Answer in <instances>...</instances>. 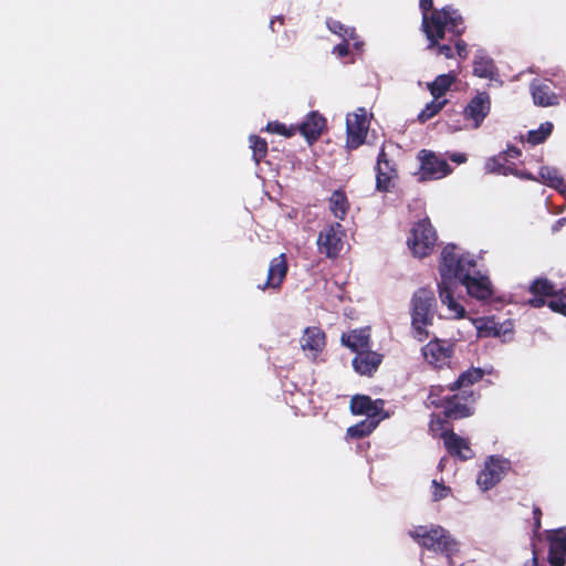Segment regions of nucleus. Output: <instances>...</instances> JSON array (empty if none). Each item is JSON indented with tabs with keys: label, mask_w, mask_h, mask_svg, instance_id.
Returning a JSON list of instances; mask_svg holds the SVG:
<instances>
[{
	"label": "nucleus",
	"mask_w": 566,
	"mask_h": 566,
	"mask_svg": "<svg viewBox=\"0 0 566 566\" xmlns=\"http://www.w3.org/2000/svg\"><path fill=\"white\" fill-rule=\"evenodd\" d=\"M440 263L458 285L465 286L472 297L481 301L492 297L489 277L476 271V261L469 253H459L455 244L449 243L442 249Z\"/></svg>",
	"instance_id": "f257e3e1"
},
{
	"label": "nucleus",
	"mask_w": 566,
	"mask_h": 566,
	"mask_svg": "<svg viewBox=\"0 0 566 566\" xmlns=\"http://www.w3.org/2000/svg\"><path fill=\"white\" fill-rule=\"evenodd\" d=\"M419 8L422 13L421 30L432 43H436L437 38L446 36L447 32L455 35L464 33L463 17L452 6L434 9L433 0H419Z\"/></svg>",
	"instance_id": "f03ea898"
},
{
	"label": "nucleus",
	"mask_w": 566,
	"mask_h": 566,
	"mask_svg": "<svg viewBox=\"0 0 566 566\" xmlns=\"http://www.w3.org/2000/svg\"><path fill=\"white\" fill-rule=\"evenodd\" d=\"M427 400L434 408H442L446 419L459 420L474 413L476 395L473 390L448 391V386L432 385Z\"/></svg>",
	"instance_id": "7ed1b4c3"
},
{
	"label": "nucleus",
	"mask_w": 566,
	"mask_h": 566,
	"mask_svg": "<svg viewBox=\"0 0 566 566\" xmlns=\"http://www.w3.org/2000/svg\"><path fill=\"white\" fill-rule=\"evenodd\" d=\"M409 536L422 548L441 554L452 565V557L459 553V542L441 525H418L409 531Z\"/></svg>",
	"instance_id": "20e7f679"
},
{
	"label": "nucleus",
	"mask_w": 566,
	"mask_h": 566,
	"mask_svg": "<svg viewBox=\"0 0 566 566\" xmlns=\"http://www.w3.org/2000/svg\"><path fill=\"white\" fill-rule=\"evenodd\" d=\"M437 314V298L434 292L429 287H419L410 300L411 327L419 340L429 337L428 326L433 324Z\"/></svg>",
	"instance_id": "39448f33"
},
{
	"label": "nucleus",
	"mask_w": 566,
	"mask_h": 566,
	"mask_svg": "<svg viewBox=\"0 0 566 566\" xmlns=\"http://www.w3.org/2000/svg\"><path fill=\"white\" fill-rule=\"evenodd\" d=\"M437 239V232L430 219L424 218L415 223L407 244L415 256L422 259L431 254Z\"/></svg>",
	"instance_id": "423d86ee"
},
{
	"label": "nucleus",
	"mask_w": 566,
	"mask_h": 566,
	"mask_svg": "<svg viewBox=\"0 0 566 566\" xmlns=\"http://www.w3.org/2000/svg\"><path fill=\"white\" fill-rule=\"evenodd\" d=\"M418 159L420 161L419 181L438 180L449 176L453 170L446 159L432 150L421 149Z\"/></svg>",
	"instance_id": "0eeeda50"
},
{
	"label": "nucleus",
	"mask_w": 566,
	"mask_h": 566,
	"mask_svg": "<svg viewBox=\"0 0 566 566\" xmlns=\"http://www.w3.org/2000/svg\"><path fill=\"white\" fill-rule=\"evenodd\" d=\"M345 230L339 222H334L325 227L317 237V249L326 258H337L344 247Z\"/></svg>",
	"instance_id": "6e6552de"
},
{
	"label": "nucleus",
	"mask_w": 566,
	"mask_h": 566,
	"mask_svg": "<svg viewBox=\"0 0 566 566\" xmlns=\"http://www.w3.org/2000/svg\"><path fill=\"white\" fill-rule=\"evenodd\" d=\"M491 112V96L488 92H478L462 111L465 127L478 129Z\"/></svg>",
	"instance_id": "1a4fd4ad"
},
{
	"label": "nucleus",
	"mask_w": 566,
	"mask_h": 566,
	"mask_svg": "<svg viewBox=\"0 0 566 566\" xmlns=\"http://www.w3.org/2000/svg\"><path fill=\"white\" fill-rule=\"evenodd\" d=\"M369 122L367 119L366 109L359 107L353 114L346 117V145L349 149H357L361 146L367 137Z\"/></svg>",
	"instance_id": "9d476101"
},
{
	"label": "nucleus",
	"mask_w": 566,
	"mask_h": 566,
	"mask_svg": "<svg viewBox=\"0 0 566 566\" xmlns=\"http://www.w3.org/2000/svg\"><path fill=\"white\" fill-rule=\"evenodd\" d=\"M440 282L438 283L439 297L442 304L447 305L452 318H463L465 308L454 300V292L458 289V282L453 281L446 269L439 263Z\"/></svg>",
	"instance_id": "9b49d317"
},
{
	"label": "nucleus",
	"mask_w": 566,
	"mask_h": 566,
	"mask_svg": "<svg viewBox=\"0 0 566 566\" xmlns=\"http://www.w3.org/2000/svg\"><path fill=\"white\" fill-rule=\"evenodd\" d=\"M375 170L376 190L389 192L395 187L396 179H398V168L396 163L388 157L384 146L378 153Z\"/></svg>",
	"instance_id": "f8f14e48"
},
{
	"label": "nucleus",
	"mask_w": 566,
	"mask_h": 566,
	"mask_svg": "<svg viewBox=\"0 0 566 566\" xmlns=\"http://www.w3.org/2000/svg\"><path fill=\"white\" fill-rule=\"evenodd\" d=\"M426 361L434 368H443L450 365L454 354V344L446 339L433 338L421 349Z\"/></svg>",
	"instance_id": "ddd939ff"
},
{
	"label": "nucleus",
	"mask_w": 566,
	"mask_h": 566,
	"mask_svg": "<svg viewBox=\"0 0 566 566\" xmlns=\"http://www.w3.org/2000/svg\"><path fill=\"white\" fill-rule=\"evenodd\" d=\"M511 469V463L506 459L491 455L484 464L483 470L480 472L476 483L479 486L488 491L495 486Z\"/></svg>",
	"instance_id": "4468645a"
},
{
	"label": "nucleus",
	"mask_w": 566,
	"mask_h": 566,
	"mask_svg": "<svg viewBox=\"0 0 566 566\" xmlns=\"http://www.w3.org/2000/svg\"><path fill=\"white\" fill-rule=\"evenodd\" d=\"M439 438L443 440L447 452L461 461L470 460L474 457V451L470 447L468 439L457 434L452 429L443 430L439 433Z\"/></svg>",
	"instance_id": "2eb2a0df"
},
{
	"label": "nucleus",
	"mask_w": 566,
	"mask_h": 566,
	"mask_svg": "<svg viewBox=\"0 0 566 566\" xmlns=\"http://www.w3.org/2000/svg\"><path fill=\"white\" fill-rule=\"evenodd\" d=\"M289 272V262L285 253L273 258L270 261L268 276L263 284H259L258 287L262 291L265 290H280Z\"/></svg>",
	"instance_id": "dca6fc26"
},
{
	"label": "nucleus",
	"mask_w": 566,
	"mask_h": 566,
	"mask_svg": "<svg viewBox=\"0 0 566 566\" xmlns=\"http://www.w3.org/2000/svg\"><path fill=\"white\" fill-rule=\"evenodd\" d=\"M385 401L382 399L373 400L366 395H355L350 399L349 409L353 415H365L367 419H378L384 416Z\"/></svg>",
	"instance_id": "f3484780"
},
{
	"label": "nucleus",
	"mask_w": 566,
	"mask_h": 566,
	"mask_svg": "<svg viewBox=\"0 0 566 566\" xmlns=\"http://www.w3.org/2000/svg\"><path fill=\"white\" fill-rule=\"evenodd\" d=\"M295 127L308 145H312L321 137L326 127V118L317 111H313L306 115L300 125H295Z\"/></svg>",
	"instance_id": "a211bd4d"
},
{
	"label": "nucleus",
	"mask_w": 566,
	"mask_h": 566,
	"mask_svg": "<svg viewBox=\"0 0 566 566\" xmlns=\"http://www.w3.org/2000/svg\"><path fill=\"white\" fill-rule=\"evenodd\" d=\"M300 345L304 352H310L316 358L326 346V334L318 326H308L303 332Z\"/></svg>",
	"instance_id": "6ab92c4d"
},
{
	"label": "nucleus",
	"mask_w": 566,
	"mask_h": 566,
	"mask_svg": "<svg viewBox=\"0 0 566 566\" xmlns=\"http://www.w3.org/2000/svg\"><path fill=\"white\" fill-rule=\"evenodd\" d=\"M382 361V355L373 350L366 349L359 352L354 358H353V367L356 373H358L361 376H373L379 365Z\"/></svg>",
	"instance_id": "aec40b11"
},
{
	"label": "nucleus",
	"mask_w": 566,
	"mask_h": 566,
	"mask_svg": "<svg viewBox=\"0 0 566 566\" xmlns=\"http://www.w3.org/2000/svg\"><path fill=\"white\" fill-rule=\"evenodd\" d=\"M479 329L481 335L485 337H500L503 342L513 338V323L511 321L500 323L494 317L486 318Z\"/></svg>",
	"instance_id": "412c9836"
},
{
	"label": "nucleus",
	"mask_w": 566,
	"mask_h": 566,
	"mask_svg": "<svg viewBox=\"0 0 566 566\" xmlns=\"http://www.w3.org/2000/svg\"><path fill=\"white\" fill-rule=\"evenodd\" d=\"M548 562L552 566H565L566 564V532L559 530L549 536Z\"/></svg>",
	"instance_id": "4be33fe9"
},
{
	"label": "nucleus",
	"mask_w": 566,
	"mask_h": 566,
	"mask_svg": "<svg viewBox=\"0 0 566 566\" xmlns=\"http://www.w3.org/2000/svg\"><path fill=\"white\" fill-rule=\"evenodd\" d=\"M534 104L542 107L556 106L559 104V96L547 83H533L531 85Z\"/></svg>",
	"instance_id": "5701e85b"
},
{
	"label": "nucleus",
	"mask_w": 566,
	"mask_h": 566,
	"mask_svg": "<svg viewBox=\"0 0 566 566\" xmlns=\"http://www.w3.org/2000/svg\"><path fill=\"white\" fill-rule=\"evenodd\" d=\"M342 344L352 352L359 353L369 348L370 334L368 328L354 329L340 337Z\"/></svg>",
	"instance_id": "b1692460"
},
{
	"label": "nucleus",
	"mask_w": 566,
	"mask_h": 566,
	"mask_svg": "<svg viewBox=\"0 0 566 566\" xmlns=\"http://www.w3.org/2000/svg\"><path fill=\"white\" fill-rule=\"evenodd\" d=\"M484 376L481 368H470L463 371L455 381L448 385V391L472 390L471 387Z\"/></svg>",
	"instance_id": "393cba45"
},
{
	"label": "nucleus",
	"mask_w": 566,
	"mask_h": 566,
	"mask_svg": "<svg viewBox=\"0 0 566 566\" xmlns=\"http://www.w3.org/2000/svg\"><path fill=\"white\" fill-rule=\"evenodd\" d=\"M328 205L329 210L332 214L340 220L344 221L346 219V216L349 211L350 203L347 198V195L345 190L343 189H336L332 192L331 197L328 198Z\"/></svg>",
	"instance_id": "a878e982"
},
{
	"label": "nucleus",
	"mask_w": 566,
	"mask_h": 566,
	"mask_svg": "<svg viewBox=\"0 0 566 566\" xmlns=\"http://www.w3.org/2000/svg\"><path fill=\"white\" fill-rule=\"evenodd\" d=\"M388 417V413H385L378 419H365L359 421L358 423L349 427L347 429V436L352 439H361L369 436L379 424L381 419Z\"/></svg>",
	"instance_id": "bb28decb"
},
{
	"label": "nucleus",
	"mask_w": 566,
	"mask_h": 566,
	"mask_svg": "<svg viewBox=\"0 0 566 566\" xmlns=\"http://www.w3.org/2000/svg\"><path fill=\"white\" fill-rule=\"evenodd\" d=\"M455 80L457 76L453 73L438 75L433 82L428 84V90L436 99H439L444 96Z\"/></svg>",
	"instance_id": "cd10ccee"
},
{
	"label": "nucleus",
	"mask_w": 566,
	"mask_h": 566,
	"mask_svg": "<svg viewBox=\"0 0 566 566\" xmlns=\"http://www.w3.org/2000/svg\"><path fill=\"white\" fill-rule=\"evenodd\" d=\"M485 169L491 174H499L504 176L516 175V170L513 165H507V159L502 154L488 159Z\"/></svg>",
	"instance_id": "c85d7f7f"
},
{
	"label": "nucleus",
	"mask_w": 566,
	"mask_h": 566,
	"mask_svg": "<svg viewBox=\"0 0 566 566\" xmlns=\"http://www.w3.org/2000/svg\"><path fill=\"white\" fill-rule=\"evenodd\" d=\"M538 174L544 184L563 191L562 188L565 186L564 178L556 168L544 166L539 168Z\"/></svg>",
	"instance_id": "c756f323"
},
{
	"label": "nucleus",
	"mask_w": 566,
	"mask_h": 566,
	"mask_svg": "<svg viewBox=\"0 0 566 566\" xmlns=\"http://www.w3.org/2000/svg\"><path fill=\"white\" fill-rule=\"evenodd\" d=\"M553 127L551 122L542 123L537 129L527 133L526 142L533 146L544 143L551 136Z\"/></svg>",
	"instance_id": "7c9ffc66"
},
{
	"label": "nucleus",
	"mask_w": 566,
	"mask_h": 566,
	"mask_svg": "<svg viewBox=\"0 0 566 566\" xmlns=\"http://www.w3.org/2000/svg\"><path fill=\"white\" fill-rule=\"evenodd\" d=\"M474 75L481 78H491L494 74V64L492 60L488 57H479L473 63Z\"/></svg>",
	"instance_id": "2f4dec72"
},
{
	"label": "nucleus",
	"mask_w": 566,
	"mask_h": 566,
	"mask_svg": "<svg viewBox=\"0 0 566 566\" xmlns=\"http://www.w3.org/2000/svg\"><path fill=\"white\" fill-rule=\"evenodd\" d=\"M530 292L535 296H553L556 295L554 284L547 279H536L530 286Z\"/></svg>",
	"instance_id": "473e14b6"
},
{
	"label": "nucleus",
	"mask_w": 566,
	"mask_h": 566,
	"mask_svg": "<svg viewBox=\"0 0 566 566\" xmlns=\"http://www.w3.org/2000/svg\"><path fill=\"white\" fill-rule=\"evenodd\" d=\"M327 28L331 32L340 36L344 41H349L356 38V31L354 28L344 25L340 21L328 20Z\"/></svg>",
	"instance_id": "72a5a7b5"
},
{
	"label": "nucleus",
	"mask_w": 566,
	"mask_h": 566,
	"mask_svg": "<svg viewBox=\"0 0 566 566\" xmlns=\"http://www.w3.org/2000/svg\"><path fill=\"white\" fill-rule=\"evenodd\" d=\"M447 99H433L430 103L426 105V107L419 113L418 120L420 123H426L427 120L431 119L433 116H436L441 109L446 106Z\"/></svg>",
	"instance_id": "f704fd0d"
},
{
	"label": "nucleus",
	"mask_w": 566,
	"mask_h": 566,
	"mask_svg": "<svg viewBox=\"0 0 566 566\" xmlns=\"http://www.w3.org/2000/svg\"><path fill=\"white\" fill-rule=\"evenodd\" d=\"M250 143L253 151V158L255 163L259 164L268 154V143L265 139L256 135L250 136Z\"/></svg>",
	"instance_id": "c9c22d12"
},
{
	"label": "nucleus",
	"mask_w": 566,
	"mask_h": 566,
	"mask_svg": "<svg viewBox=\"0 0 566 566\" xmlns=\"http://www.w3.org/2000/svg\"><path fill=\"white\" fill-rule=\"evenodd\" d=\"M266 130L272 134H277L284 137H292L297 133V128L295 126L287 127L285 124L275 122H269L266 125Z\"/></svg>",
	"instance_id": "e433bc0d"
},
{
	"label": "nucleus",
	"mask_w": 566,
	"mask_h": 566,
	"mask_svg": "<svg viewBox=\"0 0 566 566\" xmlns=\"http://www.w3.org/2000/svg\"><path fill=\"white\" fill-rule=\"evenodd\" d=\"M443 38H437L434 41L436 43H432L433 41H431V39H427L428 40V49L432 50V49H436L437 50V54L439 55H443L446 56L447 59H452L453 57V49L450 44H441L440 43V40H442Z\"/></svg>",
	"instance_id": "4c0bfd02"
},
{
	"label": "nucleus",
	"mask_w": 566,
	"mask_h": 566,
	"mask_svg": "<svg viewBox=\"0 0 566 566\" xmlns=\"http://www.w3.org/2000/svg\"><path fill=\"white\" fill-rule=\"evenodd\" d=\"M554 298L547 302V306L555 313L566 316V294L553 295Z\"/></svg>",
	"instance_id": "58836bf2"
},
{
	"label": "nucleus",
	"mask_w": 566,
	"mask_h": 566,
	"mask_svg": "<svg viewBox=\"0 0 566 566\" xmlns=\"http://www.w3.org/2000/svg\"><path fill=\"white\" fill-rule=\"evenodd\" d=\"M451 34V38H450V41L453 42L454 41V48H455V51H457V54L460 59L464 60L467 59L468 56V44L465 43L464 40L461 39V34L459 35H455L453 33H450Z\"/></svg>",
	"instance_id": "ea45409f"
},
{
	"label": "nucleus",
	"mask_w": 566,
	"mask_h": 566,
	"mask_svg": "<svg viewBox=\"0 0 566 566\" xmlns=\"http://www.w3.org/2000/svg\"><path fill=\"white\" fill-rule=\"evenodd\" d=\"M432 499L433 501H440L449 496L451 493V489L449 486L443 485L442 483H439L437 480L432 481Z\"/></svg>",
	"instance_id": "a19ab883"
},
{
	"label": "nucleus",
	"mask_w": 566,
	"mask_h": 566,
	"mask_svg": "<svg viewBox=\"0 0 566 566\" xmlns=\"http://www.w3.org/2000/svg\"><path fill=\"white\" fill-rule=\"evenodd\" d=\"M333 52L338 56V57H345L348 55L349 53V45H348V41H344L337 45L334 46L333 49Z\"/></svg>",
	"instance_id": "79ce46f5"
},
{
	"label": "nucleus",
	"mask_w": 566,
	"mask_h": 566,
	"mask_svg": "<svg viewBox=\"0 0 566 566\" xmlns=\"http://www.w3.org/2000/svg\"><path fill=\"white\" fill-rule=\"evenodd\" d=\"M542 510L538 507V506H534L533 507V520H534V525H533V530H534V533H538V531L541 530V518H542Z\"/></svg>",
	"instance_id": "37998d69"
},
{
	"label": "nucleus",
	"mask_w": 566,
	"mask_h": 566,
	"mask_svg": "<svg viewBox=\"0 0 566 566\" xmlns=\"http://www.w3.org/2000/svg\"><path fill=\"white\" fill-rule=\"evenodd\" d=\"M501 154H502L503 156H505V157H506V159H507V158H518V157L522 155V151H521L517 147H515V146H513V145H510V146H507V148H506L503 153H501Z\"/></svg>",
	"instance_id": "c03bdc74"
},
{
	"label": "nucleus",
	"mask_w": 566,
	"mask_h": 566,
	"mask_svg": "<svg viewBox=\"0 0 566 566\" xmlns=\"http://www.w3.org/2000/svg\"><path fill=\"white\" fill-rule=\"evenodd\" d=\"M446 422H447L446 419H441L440 417H438L437 420H432L430 422V430L432 432H437V431H441L442 432L443 430H446L444 429V423Z\"/></svg>",
	"instance_id": "a18cd8bd"
},
{
	"label": "nucleus",
	"mask_w": 566,
	"mask_h": 566,
	"mask_svg": "<svg viewBox=\"0 0 566 566\" xmlns=\"http://www.w3.org/2000/svg\"><path fill=\"white\" fill-rule=\"evenodd\" d=\"M545 296H535L534 298L528 301V304L535 308L543 307L544 305H547V302L544 298Z\"/></svg>",
	"instance_id": "49530a36"
},
{
	"label": "nucleus",
	"mask_w": 566,
	"mask_h": 566,
	"mask_svg": "<svg viewBox=\"0 0 566 566\" xmlns=\"http://www.w3.org/2000/svg\"><path fill=\"white\" fill-rule=\"evenodd\" d=\"M449 158L457 164H464L468 160V157L463 153H454L449 156Z\"/></svg>",
	"instance_id": "de8ad7c7"
},
{
	"label": "nucleus",
	"mask_w": 566,
	"mask_h": 566,
	"mask_svg": "<svg viewBox=\"0 0 566 566\" xmlns=\"http://www.w3.org/2000/svg\"><path fill=\"white\" fill-rule=\"evenodd\" d=\"M524 566H538V558H537L535 545H533L532 558L530 560L525 562Z\"/></svg>",
	"instance_id": "09e8293b"
},
{
	"label": "nucleus",
	"mask_w": 566,
	"mask_h": 566,
	"mask_svg": "<svg viewBox=\"0 0 566 566\" xmlns=\"http://www.w3.org/2000/svg\"><path fill=\"white\" fill-rule=\"evenodd\" d=\"M448 126L452 129V130H460L462 129V126L459 124V120H452V119H448Z\"/></svg>",
	"instance_id": "8fccbe9b"
}]
</instances>
